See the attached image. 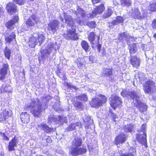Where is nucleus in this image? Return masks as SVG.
Wrapping results in <instances>:
<instances>
[{"instance_id": "obj_64", "label": "nucleus", "mask_w": 156, "mask_h": 156, "mask_svg": "<svg viewBox=\"0 0 156 156\" xmlns=\"http://www.w3.org/2000/svg\"><path fill=\"white\" fill-rule=\"evenodd\" d=\"M153 37L155 38H156V34H154L153 35Z\"/></svg>"}, {"instance_id": "obj_32", "label": "nucleus", "mask_w": 156, "mask_h": 156, "mask_svg": "<svg viewBox=\"0 0 156 156\" xmlns=\"http://www.w3.org/2000/svg\"><path fill=\"white\" fill-rule=\"evenodd\" d=\"M113 13V10L111 9L108 8L103 14V18L104 19L110 17Z\"/></svg>"}, {"instance_id": "obj_10", "label": "nucleus", "mask_w": 156, "mask_h": 156, "mask_svg": "<svg viewBox=\"0 0 156 156\" xmlns=\"http://www.w3.org/2000/svg\"><path fill=\"white\" fill-rule=\"evenodd\" d=\"M88 39L91 45L92 48H94V45L98 43L99 37L96 35L94 33L91 32L89 34Z\"/></svg>"}, {"instance_id": "obj_61", "label": "nucleus", "mask_w": 156, "mask_h": 156, "mask_svg": "<svg viewBox=\"0 0 156 156\" xmlns=\"http://www.w3.org/2000/svg\"><path fill=\"white\" fill-rule=\"evenodd\" d=\"M69 88H74V89H75V87L73 86V87H72L71 86V85L70 84V83H69Z\"/></svg>"}, {"instance_id": "obj_15", "label": "nucleus", "mask_w": 156, "mask_h": 156, "mask_svg": "<svg viewBox=\"0 0 156 156\" xmlns=\"http://www.w3.org/2000/svg\"><path fill=\"white\" fill-rule=\"evenodd\" d=\"M38 34L34 33L32 37L29 39L28 45L31 48H34L37 44Z\"/></svg>"}, {"instance_id": "obj_59", "label": "nucleus", "mask_w": 156, "mask_h": 156, "mask_svg": "<svg viewBox=\"0 0 156 156\" xmlns=\"http://www.w3.org/2000/svg\"><path fill=\"white\" fill-rule=\"evenodd\" d=\"M3 135L4 136V139L5 140H9L7 136H6L4 134H3Z\"/></svg>"}, {"instance_id": "obj_4", "label": "nucleus", "mask_w": 156, "mask_h": 156, "mask_svg": "<svg viewBox=\"0 0 156 156\" xmlns=\"http://www.w3.org/2000/svg\"><path fill=\"white\" fill-rule=\"evenodd\" d=\"M67 117L63 115L59 116L53 115H49L48 118V121L49 123H51L53 121L56 124H58L61 125L63 122L67 123Z\"/></svg>"}, {"instance_id": "obj_62", "label": "nucleus", "mask_w": 156, "mask_h": 156, "mask_svg": "<svg viewBox=\"0 0 156 156\" xmlns=\"http://www.w3.org/2000/svg\"><path fill=\"white\" fill-rule=\"evenodd\" d=\"M0 156H5L4 153L2 152L0 154Z\"/></svg>"}, {"instance_id": "obj_25", "label": "nucleus", "mask_w": 156, "mask_h": 156, "mask_svg": "<svg viewBox=\"0 0 156 156\" xmlns=\"http://www.w3.org/2000/svg\"><path fill=\"white\" fill-rule=\"evenodd\" d=\"M126 140V136L123 133H121L115 139V143L117 144L123 143Z\"/></svg>"}, {"instance_id": "obj_14", "label": "nucleus", "mask_w": 156, "mask_h": 156, "mask_svg": "<svg viewBox=\"0 0 156 156\" xmlns=\"http://www.w3.org/2000/svg\"><path fill=\"white\" fill-rule=\"evenodd\" d=\"M111 101L110 103V105L114 109H115L116 106L120 105L122 103L121 99L117 96H112L111 98Z\"/></svg>"}, {"instance_id": "obj_7", "label": "nucleus", "mask_w": 156, "mask_h": 156, "mask_svg": "<svg viewBox=\"0 0 156 156\" xmlns=\"http://www.w3.org/2000/svg\"><path fill=\"white\" fill-rule=\"evenodd\" d=\"M101 76L104 77H107V79L112 82L114 80V77L113 75L112 69L110 68H104L102 72Z\"/></svg>"}, {"instance_id": "obj_45", "label": "nucleus", "mask_w": 156, "mask_h": 156, "mask_svg": "<svg viewBox=\"0 0 156 156\" xmlns=\"http://www.w3.org/2000/svg\"><path fill=\"white\" fill-rule=\"evenodd\" d=\"M80 125H81V123H80L79 122H78L77 123H76L72 124L69 126V130H73L75 129L76 126L78 125L79 126Z\"/></svg>"}, {"instance_id": "obj_24", "label": "nucleus", "mask_w": 156, "mask_h": 156, "mask_svg": "<svg viewBox=\"0 0 156 156\" xmlns=\"http://www.w3.org/2000/svg\"><path fill=\"white\" fill-rule=\"evenodd\" d=\"M20 117L22 123H27L30 122V116L27 112L21 113Z\"/></svg>"}, {"instance_id": "obj_12", "label": "nucleus", "mask_w": 156, "mask_h": 156, "mask_svg": "<svg viewBox=\"0 0 156 156\" xmlns=\"http://www.w3.org/2000/svg\"><path fill=\"white\" fill-rule=\"evenodd\" d=\"M59 25V23L58 21L54 20L48 24V30L51 31L54 34L58 29Z\"/></svg>"}, {"instance_id": "obj_54", "label": "nucleus", "mask_w": 156, "mask_h": 156, "mask_svg": "<svg viewBox=\"0 0 156 156\" xmlns=\"http://www.w3.org/2000/svg\"><path fill=\"white\" fill-rule=\"evenodd\" d=\"M152 26L153 28L156 29V20H154L152 23Z\"/></svg>"}, {"instance_id": "obj_57", "label": "nucleus", "mask_w": 156, "mask_h": 156, "mask_svg": "<svg viewBox=\"0 0 156 156\" xmlns=\"http://www.w3.org/2000/svg\"><path fill=\"white\" fill-rule=\"evenodd\" d=\"M111 115L113 119H115L117 116V115L115 114L112 112H111Z\"/></svg>"}, {"instance_id": "obj_38", "label": "nucleus", "mask_w": 156, "mask_h": 156, "mask_svg": "<svg viewBox=\"0 0 156 156\" xmlns=\"http://www.w3.org/2000/svg\"><path fill=\"white\" fill-rule=\"evenodd\" d=\"M121 5L123 6L128 7L131 4V1L130 0H120Z\"/></svg>"}, {"instance_id": "obj_16", "label": "nucleus", "mask_w": 156, "mask_h": 156, "mask_svg": "<svg viewBox=\"0 0 156 156\" xmlns=\"http://www.w3.org/2000/svg\"><path fill=\"white\" fill-rule=\"evenodd\" d=\"M8 30L6 31V35H5V41L6 43L10 44L13 41H16V35L14 32H12L8 33Z\"/></svg>"}, {"instance_id": "obj_8", "label": "nucleus", "mask_w": 156, "mask_h": 156, "mask_svg": "<svg viewBox=\"0 0 156 156\" xmlns=\"http://www.w3.org/2000/svg\"><path fill=\"white\" fill-rule=\"evenodd\" d=\"M55 45L54 44L50 43L48 44V46L46 48L42 51H41L42 53V56L43 57H48L50 52L53 51H56V47L55 48Z\"/></svg>"}, {"instance_id": "obj_33", "label": "nucleus", "mask_w": 156, "mask_h": 156, "mask_svg": "<svg viewBox=\"0 0 156 156\" xmlns=\"http://www.w3.org/2000/svg\"><path fill=\"white\" fill-rule=\"evenodd\" d=\"M134 128V125L132 124H129L124 126V130L126 132H131Z\"/></svg>"}, {"instance_id": "obj_31", "label": "nucleus", "mask_w": 156, "mask_h": 156, "mask_svg": "<svg viewBox=\"0 0 156 156\" xmlns=\"http://www.w3.org/2000/svg\"><path fill=\"white\" fill-rule=\"evenodd\" d=\"M75 13L78 17L81 16L82 17H84L85 16V12L83 9L79 7L77 9V10L75 11Z\"/></svg>"}, {"instance_id": "obj_56", "label": "nucleus", "mask_w": 156, "mask_h": 156, "mask_svg": "<svg viewBox=\"0 0 156 156\" xmlns=\"http://www.w3.org/2000/svg\"><path fill=\"white\" fill-rule=\"evenodd\" d=\"M92 3L93 4H96L98 3L101 0H91Z\"/></svg>"}, {"instance_id": "obj_44", "label": "nucleus", "mask_w": 156, "mask_h": 156, "mask_svg": "<svg viewBox=\"0 0 156 156\" xmlns=\"http://www.w3.org/2000/svg\"><path fill=\"white\" fill-rule=\"evenodd\" d=\"M136 153V149L135 148H133V152L130 151V153L127 154H122L121 156H134Z\"/></svg>"}, {"instance_id": "obj_19", "label": "nucleus", "mask_w": 156, "mask_h": 156, "mask_svg": "<svg viewBox=\"0 0 156 156\" xmlns=\"http://www.w3.org/2000/svg\"><path fill=\"white\" fill-rule=\"evenodd\" d=\"M12 114L11 112L6 109H3L2 112L0 114V122L5 121Z\"/></svg>"}, {"instance_id": "obj_36", "label": "nucleus", "mask_w": 156, "mask_h": 156, "mask_svg": "<svg viewBox=\"0 0 156 156\" xmlns=\"http://www.w3.org/2000/svg\"><path fill=\"white\" fill-rule=\"evenodd\" d=\"M83 121L85 123L86 126H88L93 123V120L91 119L90 117L87 116L86 117L85 119H84Z\"/></svg>"}, {"instance_id": "obj_35", "label": "nucleus", "mask_w": 156, "mask_h": 156, "mask_svg": "<svg viewBox=\"0 0 156 156\" xmlns=\"http://www.w3.org/2000/svg\"><path fill=\"white\" fill-rule=\"evenodd\" d=\"M84 59L83 58H78L76 61V62L78 67L80 69L82 68L83 65Z\"/></svg>"}, {"instance_id": "obj_3", "label": "nucleus", "mask_w": 156, "mask_h": 156, "mask_svg": "<svg viewBox=\"0 0 156 156\" xmlns=\"http://www.w3.org/2000/svg\"><path fill=\"white\" fill-rule=\"evenodd\" d=\"M42 105L38 99H32L30 103L25 105V107L27 110H30L34 116L38 117L41 116L43 109Z\"/></svg>"}, {"instance_id": "obj_22", "label": "nucleus", "mask_w": 156, "mask_h": 156, "mask_svg": "<svg viewBox=\"0 0 156 156\" xmlns=\"http://www.w3.org/2000/svg\"><path fill=\"white\" fill-rule=\"evenodd\" d=\"M18 142V140L15 137L10 141L9 143L8 147V150L9 151H14L15 147H16L17 144Z\"/></svg>"}, {"instance_id": "obj_1", "label": "nucleus", "mask_w": 156, "mask_h": 156, "mask_svg": "<svg viewBox=\"0 0 156 156\" xmlns=\"http://www.w3.org/2000/svg\"><path fill=\"white\" fill-rule=\"evenodd\" d=\"M121 94L123 97L129 96L133 100V103L134 105L138 108L140 112H143L147 110V105L141 102L140 100V96L135 91L132 90L127 91L125 90H123L121 92Z\"/></svg>"}, {"instance_id": "obj_11", "label": "nucleus", "mask_w": 156, "mask_h": 156, "mask_svg": "<svg viewBox=\"0 0 156 156\" xmlns=\"http://www.w3.org/2000/svg\"><path fill=\"white\" fill-rule=\"evenodd\" d=\"M38 20V19L36 16L33 15L27 19V20L25 21V23L28 27H30L37 24Z\"/></svg>"}, {"instance_id": "obj_29", "label": "nucleus", "mask_w": 156, "mask_h": 156, "mask_svg": "<svg viewBox=\"0 0 156 156\" xmlns=\"http://www.w3.org/2000/svg\"><path fill=\"white\" fill-rule=\"evenodd\" d=\"M130 55L135 54L137 51L136 44L133 43L129 44L128 47Z\"/></svg>"}, {"instance_id": "obj_39", "label": "nucleus", "mask_w": 156, "mask_h": 156, "mask_svg": "<svg viewBox=\"0 0 156 156\" xmlns=\"http://www.w3.org/2000/svg\"><path fill=\"white\" fill-rule=\"evenodd\" d=\"M123 20V19L122 17L118 16L117 17L116 20L113 21L112 23L114 25H116L118 23H122Z\"/></svg>"}, {"instance_id": "obj_37", "label": "nucleus", "mask_w": 156, "mask_h": 156, "mask_svg": "<svg viewBox=\"0 0 156 156\" xmlns=\"http://www.w3.org/2000/svg\"><path fill=\"white\" fill-rule=\"evenodd\" d=\"M73 144L77 147L80 146L81 144V140L80 138L77 137L73 141Z\"/></svg>"}, {"instance_id": "obj_26", "label": "nucleus", "mask_w": 156, "mask_h": 156, "mask_svg": "<svg viewBox=\"0 0 156 156\" xmlns=\"http://www.w3.org/2000/svg\"><path fill=\"white\" fill-rule=\"evenodd\" d=\"M90 105L92 107L94 108L100 106L102 105L101 100L100 98H95L92 100Z\"/></svg>"}, {"instance_id": "obj_28", "label": "nucleus", "mask_w": 156, "mask_h": 156, "mask_svg": "<svg viewBox=\"0 0 156 156\" xmlns=\"http://www.w3.org/2000/svg\"><path fill=\"white\" fill-rule=\"evenodd\" d=\"M0 89L2 92H12V88L9 84H2Z\"/></svg>"}, {"instance_id": "obj_13", "label": "nucleus", "mask_w": 156, "mask_h": 156, "mask_svg": "<svg viewBox=\"0 0 156 156\" xmlns=\"http://www.w3.org/2000/svg\"><path fill=\"white\" fill-rule=\"evenodd\" d=\"M37 126L39 129L47 133H49L54 131L53 128L49 127L46 124L43 122L38 124Z\"/></svg>"}, {"instance_id": "obj_53", "label": "nucleus", "mask_w": 156, "mask_h": 156, "mask_svg": "<svg viewBox=\"0 0 156 156\" xmlns=\"http://www.w3.org/2000/svg\"><path fill=\"white\" fill-rule=\"evenodd\" d=\"M95 47H97V49L98 51L100 52V49L101 47V44H99V43H97V44H95L94 45V48Z\"/></svg>"}, {"instance_id": "obj_42", "label": "nucleus", "mask_w": 156, "mask_h": 156, "mask_svg": "<svg viewBox=\"0 0 156 156\" xmlns=\"http://www.w3.org/2000/svg\"><path fill=\"white\" fill-rule=\"evenodd\" d=\"M45 39V37L42 34H38L37 40L39 42L40 45L44 41Z\"/></svg>"}, {"instance_id": "obj_41", "label": "nucleus", "mask_w": 156, "mask_h": 156, "mask_svg": "<svg viewBox=\"0 0 156 156\" xmlns=\"http://www.w3.org/2000/svg\"><path fill=\"white\" fill-rule=\"evenodd\" d=\"M60 101H57V103L56 104L55 103L53 105V108H54V109L56 111H61L62 110V108H61L60 106Z\"/></svg>"}, {"instance_id": "obj_21", "label": "nucleus", "mask_w": 156, "mask_h": 156, "mask_svg": "<svg viewBox=\"0 0 156 156\" xmlns=\"http://www.w3.org/2000/svg\"><path fill=\"white\" fill-rule=\"evenodd\" d=\"M86 152V150L85 148L76 147L72 149L70 153L73 155L76 156L85 153Z\"/></svg>"}, {"instance_id": "obj_2", "label": "nucleus", "mask_w": 156, "mask_h": 156, "mask_svg": "<svg viewBox=\"0 0 156 156\" xmlns=\"http://www.w3.org/2000/svg\"><path fill=\"white\" fill-rule=\"evenodd\" d=\"M135 78L136 80L138 79L139 81L141 83L145 82V83L144 84V90L145 93L149 94L153 93L155 83L152 80H150L146 81L147 78L143 73L141 72H138L135 74Z\"/></svg>"}, {"instance_id": "obj_63", "label": "nucleus", "mask_w": 156, "mask_h": 156, "mask_svg": "<svg viewBox=\"0 0 156 156\" xmlns=\"http://www.w3.org/2000/svg\"><path fill=\"white\" fill-rule=\"evenodd\" d=\"M65 21H66V23L67 24V25L68 24V20L67 19L65 18Z\"/></svg>"}, {"instance_id": "obj_55", "label": "nucleus", "mask_w": 156, "mask_h": 156, "mask_svg": "<svg viewBox=\"0 0 156 156\" xmlns=\"http://www.w3.org/2000/svg\"><path fill=\"white\" fill-rule=\"evenodd\" d=\"M4 12V9L2 7H0V16L2 15Z\"/></svg>"}, {"instance_id": "obj_40", "label": "nucleus", "mask_w": 156, "mask_h": 156, "mask_svg": "<svg viewBox=\"0 0 156 156\" xmlns=\"http://www.w3.org/2000/svg\"><path fill=\"white\" fill-rule=\"evenodd\" d=\"M4 52L5 57L8 59H9L11 53L10 50L6 47L4 50Z\"/></svg>"}, {"instance_id": "obj_50", "label": "nucleus", "mask_w": 156, "mask_h": 156, "mask_svg": "<svg viewBox=\"0 0 156 156\" xmlns=\"http://www.w3.org/2000/svg\"><path fill=\"white\" fill-rule=\"evenodd\" d=\"M79 99L82 101H86L87 99V96L85 94H81L79 96Z\"/></svg>"}, {"instance_id": "obj_34", "label": "nucleus", "mask_w": 156, "mask_h": 156, "mask_svg": "<svg viewBox=\"0 0 156 156\" xmlns=\"http://www.w3.org/2000/svg\"><path fill=\"white\" fill-rule=\"evenodd\" d=\"M128 35L127 34L123 32L122 33L119 34L118 36V39L119 41H121L123 39L125 38L126 40L127 41L128 39Z\"/></svg>"}, {"instance_id": "obj_5", "label": "nucleus", "mask_w": 156, "mask_h": 156, "mask_svg": "<svg viewBox=\"0 0 156 156\" xmlns=\"http://www.w3.org/2000/svg\"><path fill=\"white\" fill-rule=\"evenodd\" d=\"M146 131V124H144L141 126L140 130V133L137 137V140L140 143L144 144L145 146L147 141Z\"/></svg>"}, {"instance_id": "obj_47", "label": "nucleus", "mask_w": 156, "mask_h": 156, "mask_svg": "<svg viewBox=\"0 0 156 156\" xmlns=\"http://www.w3.org/2000/svg\"><path fill=\"white\" fill-rule=\"evenodd\" d=\"M63 86L65 90L64 92L66 94L67 93L68 88V83L67 82H65V81Z\"/></svg>"}, {"instance_id": "obj_49", "label": "nucleus", "mask_w": 156, "mask_h": 156, "mask_svg": "<svg viewBox=\"0 0 156 156\" xmlns=\"http://www.w3.org/2000/svg\"><path fill=\"white\" fill-rule=\"evenodd\" d=\"M42 140L43 141H45L49 143H51L52 141L51 137L49 136H45L42 139Z\"/></svg>"}, {"instance_id": "obj_60", "label": "nucleus", "mask_w": 156, "mask_h": 156, "mask_svg": "<svg viewBox=\"0 0 156 156\" xmlns=\"http://www.w3.org/2000/svg\"><path fill=\"white\" fill-rule=\"evenodd\" d=\"M77 22L79 24L81 25L83 23L82 21L79 20L78 21H77Z\"/></svg>"}, {"instance_id": "obj_58", "label": "nucleus", "mask_w": 156, "mask_h": 156, "mask_svg": "<svg viewBox=\"0 0 156 156\" xmlns=\"http://www.w3.org/2000/svg\"><path fill=\"white\" fill-rule=\"evenodd\" d=\"M105 50L104 49H103V51H102V56H104V55H105Z\"/></svg>"}, {"instance_id": "obj_30", "label": "nucleus", "mask_w": 156, "mask_h": 156, "mask_svg": "<svg viewBox=\"0 0 156 156\" xmlns=\"http://www.w3.org/2000/svg\"><path fill=\"white\" fill-rule=\"evenodd\" d=\"M80 44L82 48L86 52H87L90 51V48L88 43L86 41H82L81 42Z\"/></svg>"}, {"instance_id": "obj_48", "label": "nucleus", "mask_w": 156, "mask_h": 156, "mask_svg": "<svg viewBox=\"0 0 156 156\" xmlns=\"http://www.w3.org/2000/svg\"><path fill=\"white\" fill-rule=\"evenodd\" d=\"M14 1L16 4L20 5H23L26 2V0H14Z\"/></svg>"}, {"instance_id": "obj_43", "label": "nucleus", "mask_w": 156, "mask_h": 156, "mask_svg": "<svg viewBox=\"0 0 156 156\" xmlns=\"http://www.w3.org/2000/svg\"><path fill=\"white\" fill-rule=\"evenodd\" d=\"M150 10L153 12L156 11V1L153 2L150 5Z\"/></svg>"}, {"instance_id": "obj_17", "label": "nucleus", "mask_w": 156, "mask_h": 156, "mask_svg": "<svg viewBox=\"0 0 156 156\" xmlns=\"http://www.w3.org/2000/svg\"><path fill=\"white\" fill-rule=\"evenodd\" d=\"M6 9L8 13L12 14L17 11V6L13 2H10L7 4Z\"/></svg>"}, {"instance_id": "obj_52", "label": "nucleus", "mask_w": 156, "mask_h": 156, "mask_svg": "<svg viewBox=\"0 0 156 156\" xmlns=\"http://www.w3.org/2000/svg\"><path fill=\"white\" fill-rule=\"evenodd\" d=\"M95 58L94 56L91 55L89 57V60L92 63H94L95 62Z\"/></svg>"}, {"instance_id": "obj_9", "label": "nucleus", "mask_w": 156, "mask_h": 156, "mask_svg": "<svg viewBox=\"0 0 156 156\" xmlns=\"http://www.w3.org/2000/svg\"><path fill=\"white\" fill-rule=\"evenodd\" d=\"M71 22L69 23V38L72 39L77 40L78 39L77 34L76 33V29L75 28L76 27L74 25V23L73 24L72 23L71 25Z\"/></svg>"}, {"instance_id": "obj_18", "label": "nucleus", "mask_w": 156, "mask_h": 156, "mask_svg": "<svg viewBox=\"0 0 156 156\" xmlns=\"http://www.w3.org/2000/svg\"><path fill=\"white\" fill-rule=\"evenodd\" d=\"M131 15L135 19H141L143 18L142 14L137 8H133L131 10Z\"/></svg>"}, {"instance_id": "obj_6", "label": "nucleus", "mask_w": 156, "mask_h": 156, "mask_svg": "<svg viewBox=\"0 0 156 156\" xmlns=\"http://www.w3.org/2000/svg\"><path fill=\"white\" fill-rule=\"evenodd\" d=\"M105 8L103 4H102L101 5L97 6L94 9V10L91 12L87 15V16L88 18H93L97 14H101L105 10Z\"/></svg>"}, {"instance_id": "obj_20", "label": "nucleus", "mask_w": 156, "mask_h": 156, "mask_svg": "<svg viewBox=\"0 0 156 156\" xmlns=\"http://www.w3.org/2000/svg\"><path fill=\"white\" fill-rule=\"evenodd\" d=\"M9 65L8 64H4L0 70V80H3L7 73V71L9 69Z\"/></svg>"}, {"instance_id": "obj_46", "label": "nucleus", "mask_w": 156, "mask_h": 156, "mask_svg": "<svg viewBox=\"0 0 156 156\" xmlns=\"http://www.w3.org/2000/svg\"><path fill=\"white\" fill-rule=\"evenodd\" d=\"M87 25L91 28H94L96 27V23L94 21H90L87 23Z\"/></svg>"}, {"instance_id": "obj_23", "label": "nucleus", "mask_w": 156, "mask_h": 156, "mask_svg": "<svg viewBox=\"0 0 156 156\" xmlns=\"http://www.w3.org/2000/svg\"><path fill=\"white\" fill-rule=\"evenodd\" d=\"M130 62L133 66L135 67H137L140 66V59L136 56L130 55Z\"/></svg>"}, {"instance_id": "obj_51", "label": "nucleus", "mask_w": 156, "mask_h": 156, "mask_svg": "<svg viewBox=\"0 0 156 156\" xmlns=\"http://www.w3.org/2000/svg\"><path fill=\"white\" fill-rule=\"evenodd\" d=\"M100 97L101 99V105H102L103 103H105L107 101V99L105 96L103 95H101Z\"/></svg>"}, {"instance_id": "obj_27", "label": "nucleus", "mask_w": 156, "mask_h": 156, "mask_svg": "<svg viewBox=\"0 0 156 156\" xmlns=\"http://www.w3.org/2000/svg\"><path fill=\"white\" fill-rule=\"evenodd\" d=\"M19 20L18 16H15L12 19L9 21L6 24V26L8 29H10L12 27L15 23L17 22Z\"/></svg>"}]
</instances>
